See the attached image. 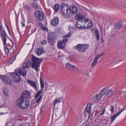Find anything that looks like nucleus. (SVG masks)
Segmentation results:
<instances>
[{
	"label": "nucleus",
	"mask_w": 126,
	"mask_h": 126,
	"mask_svg": "<svg viewBox=\"0 0 126 126\" xmlns=\"http://www.w3.org/2000/svg\"><path fill=\"white\" fill-rule=\"evenodd\" d=\"M30 104V102L27 98L20 97L17 99V105L19 107L24 109L28 107Z\"/></svg>",
	"instance_id": "nucleus-1"
},
{
	"label": "nucleus",
	"mask_w": 126,
	"mask_h": 126,
	"mask_svg": "<svg viewBox=\"0 0 126 126\" xmlns=\"http://www.w3.org/2000/svg\"><path fill=\"white\" fill-rule=\"evenodd\" d=\"M31 59L32 61V67L38 72L39 69L40 64L42 62L43 59L37 58L34 55L32 56Z\"/></svg>",
	"instance_id": "nucleus-2"
},
{
	"label": "nucleus",
	"mask_w": 126,
	"mask_h": 126,
	"mask_svg": "<svg viewBox=\"0 0 126 126\" xmlns=\"http://www.w3.org/2000/svg\"><path fill=\"white\" fill-rule=\"evenodd\" d=\"M89 47V46L88 45L79 44L77 46L75 47L79 52H85Z\"/></svg>",
	"instance_id": "nucleus-3"
},
{
	"label": "nucleus",
	"mask_w": 126,
	"mask_h": 126,
	"mask_svg": "<svg viewBox=\"0 0 126 126\" xmlns=\"http://www.w3.org/2000/svg\"><path fill=\"white\" fill-rule=\"evenodd\" d=\"M10 77L13 81L19 82L21 80V77L20 75L17 73H11L10 74Z\"/></svg>",
	"instance_id": "nucleus-4"
},
{
	"label": "nucleus",
	"mask_w": 126,
	"mask_h": 126,
	"mask_svg": "<svg viewBox=\"0 0 126 126\" xmlns=\"http://www.w3.org/2000/svg\"><path fill=\"white\" fill-rule=\"evenodd\" d=\"M36 19L38 21H41L44 18L45 15L44 13L42 11H37L34 13Z\"/></svg>",
	"instance_id": "nucleus-5"
},
{
	"label": "nucleus",
	"mask_w": 126,
	"mask_h": 126,
	"mask_svg": "<svg viewBox=\"0 0 126 126\" xmlns=\"http://www.w3.org/2000/svg\"><path fill=\"white\" fill-rule=\"evenodd\" d=\"M61 11L62 13V14L64 16L66 15V13H65V9H66V13L68 15H69V13H68V11L69 10L68 8L67 7L66 9V7L68 6V5L65 3H62L61 4Z\"/></svg>",
	"instance_id": "nucleus-6"
},
{
	"label": "nucleus",
	"mask_w": 126,
	"mask_h": 126,
	"mask_svg": "<svg viewBox=\"0 0 126 126\" xmlns=\"http://www.w3.org/2000/svg\"><path fill=\"white\" fill-rule=\"evenodd\" d=\"M0 77L2 81L4 84L9 85L11 83L12 81L9 77L6 76L0 75Z\"/></svg>",
	"instance_id": "nucleus-7"
},
{
	"label": "nucleus",
	"mask_w": 126,
	"mask_h": 126,
	"mask_svg": "<svg viewBox=\"0 0 126 126\" xmlns=\"http://www.w3.org/2000/svg\"><path fill=\"white\" fill-rule=\"evenodd\" d=\"M85 19L78 20L76 23V27L79 29H84L85 28Z\"/></svg>",
	"instance_id": "nucleus-8"
},
{
	"label": "nucleus",
	"mask_w": 126,
	"mask_h": 126,
	"mask_svg": "<svg viewBox=\"0 0 126 126\" xmlns=\"http://www.w3.org/2000/svg\"><path fill=\"white\" fill-rule=\"evenodd\" d=\"M40 82L41 83V89L39 90L36 94L35 97V99H37L40 95L41 94L42 92V90L44 89V83L43 82L42 80V77L41 76L40 77Z\"/></svg>",
	"instance_id": "nucleus-9"
},
{
	"label": "nucleus",
	"mask_w": 126,
	"mask_h": 126,
	"mask_svg": "<svg viewBox=\"0 0 126 126\" xmlns=\"http://www.w3.org/2000/svg\"><path fill=\"white\" fill-rule=\"evenodd\" d=\"M48 38L49 39L48 42L51 45L54 44L55 41V36H53V34L49 33Z\"/></svg>",
	"instance_id": "nucleus-10"
},
{
	"label": "nucleus",
	"mask_w": 126,
	"mask_h": 126,
	"mask_svg": "<svg viewBox=\"0 0 126 126\" xmlns=\"http://www.w3.org/2000/svg\"><path fill=\"white\" fill-rule=\"evenodd\" d=\"M27 82L28 84L34 88L35 90H38L36 82L33 81L30 79H28L27 80Z\"/></svg>",
	"instance_id": "nucleus-11"
},
{
	"label": "nucleus",
	"mask_w": 126,
	"mask_h": 126,
	"mask_svg": "<svg viewBox=\"0 0 126 126\" xmlns=\"http://www.w3.org/2000/svg\"><path fill=\"white\" fill-rule=\"evenodd\" d=\"M1 36L2 37L1 39L3 43L5 45L6 44V42L7 37L6 32L4 30H3L0 32Z\"/></svg>",
	"instance_id": "nucleus-12"
},
{
	"label": "nucleus",
	"mask_w": 126,
	"mask_h": 126,
	"mask_svg": "<svg viewBox=\"0 0 126 126\" xmlns=\"http://www.w3.org/2000/svg\"><path fill=\"white\" fill-rule=\"evenodd\" d=\"M18 72L19 74L23 76H26L27 73L26 70L23 66L18 68Z\"/></svg>",
	"instance_id": "nucleus-13"
},
{
	"label": "nucleus",
	"mask_w": 126,
	"mask_h": 126,
	"mask_svg": "<svg viewBox=\"0 0 126 126\" xmlns=\"http://www.w3.org/2000/svg\"><path fill=\"white\" fill-rule=\"evenodd\" d=\"M59 19L58 17H55L54 19H52L51 22V23L53 26H57L59 24Z\"/></svg>",
	"instance_id": "nucleus-14"
},
{
	"label": "nucleus",
	"mask_w": 126,
	"mask_h": 126,
	"mask_svg": "<svg viewBox=\"0 0 126 126\" xmlns=\"http://www.w3.org/2000/svg\"><path fill=\"white\" fill-rule=\"evenodd\" d=\"M30 95V93L27 90L24 91L20 97H22L23 98H27L29 97Z\"/></svg>",
	"instance_id": "nucleus-15"
},
{
	"label": "nucleus",
	"mask_w": 126,
	"mask_h": 126,
	"mask_svg": "<svg viewBox=\"0 0 126 126\" xmlns=\"http://www.w3.org/2000/svg\"><path fill=\"white\" fill-rule=\"evenodd\" d=\"M70 13L73 15L75 14L78 12V9L75 6H73L69 10Z\"/></svg>",
	"instance_id": "nucleus-16"
},
{
	"label": "nucleus",
	"mask_w": 126,
	"mask_h": 126,
	"mask_svg": "<svg viewBox=\"0 0 126 126\" xmlns=\"http://www.w3.org/2000/svg\"><path fill=\"white\" fill-rule=\"evenodd\" d=\"M85 28H90L93 26L92 22L90 20L85 19Z\"/></svg>",
	"instance_id": "nucleus-17"
},
{
	"label": "nucleus",
	"mask_w": 126,
	"mask_h": 126,
	"mask_svg": "<svg viewBox=\"0 0 126 126\" xmlns=\"http://www.w3.org/2000/svg\"><path fill=\"white\" fill-rule=\"evenodd\" d=\"M63 101V97H61L57 98H56L53 102V104H54V107H55L56 104L57 103H59Z\"/></svg>",
	"instance_id": "nucleus-18"
},
{
	"label": "nucleus",
	"mask_w": 126,
	"mask_h": 126,
	"mask_svg": "<svg viewBox=\"0 0 126 126\" xmlns=\"http://www.w3.org/2000/svg\"><path fill=\"white\" fill-rule=\"evenodd\" d=\"M102 96L99 93L95 95L94 96L92 97V99L93 101H98L100 99Z\"/></svg>",
	"instance_id": "nucleus-19"
},
{
	"label": "nucleus",
	"mask_w": 126,
	"mask_h": 126,
	"mask_svg": "<svg viewBox=\"0 0 126 126\" xmlns=\"http://www.w3.org/2000/svg\"><path fill=\"white\" fill-rule=\"evenodd\" d=\"M66 68L67 69L69 70H72L76 68V67L74 65L71 64L69 63H66Z\"/></svg>",
	"instance_id": "nucleus-20"
},
{
	"label": "nucleus",
	"mask_w": 126,
	"mask_h": 126,
	"mask_svg": "<svg viewBox=\"0 0 126 126\" xmlns=\"http://www.w3.org/2000/svg\"><path fill=\"white\" fill-rule=\"evenodd\" d=\"M65 45L62 41H60L57 44V47L59 49H63L65 48Z\"/></svg>",
	"instance_id": "nucleus-21"
},
{
	"label": "nucleus",
	"mask_w": 126,
	"mask_h": 126,
	"mask_svg": "<svg viewBox=\"0 0 126 126\" xmlns=\"http://www.w3.org/2000/svg\"><path fill=\"white\" fill-rule=\"evenodd\" d=\"M92 105L90 104H88L86 106L85 108L86 111L88 114H91V109Z\"/></svg>",
	"instance_id": "nucleus-22"
},
{
	"label": "nucleus",
	"mask_w": 126,
	"mask_h": 126,
	"mask_svg": "<svg viewBox=\"0 0 126 126\" xmlns=\"http://www.w3.org/2000/svg\"><path fill=\"white\" fill-rule=\"evenodd\" d=\"M31 63L32 62L31 61L28 60L24 64L23 67L24 68H29L31 64Z\"/></svg>",
	"instance_id": "nucleus-23"
},
{
	"label": "nucleus",
	"mask_w": 126,
	"mask_h": 126,
	"mask_svg": "<svg viewBox=\"0 0 126 126\" xmlns=\"http://www.w3.org/2000/svg\"><path fill=\"white\" fill-rule=\"evenodd\" d=\"M36 54L38 56L41 55L44 53L43 49L42 48H37L36 50Z\"/></svg>",
	"instance_id": "nucleus-24"
},
{
	"label": "nucleus",
	"mask_w": 126,
	"mask_h": 126,
	"mask_svg": "<svg viewBox=\"0 0 126 126\" xmlns=\"http://www.w3.org/2000/svg\"><path fill=\"white\" fill-rule=\"evenodd\" d=\"M123 25V24L121 23H116V24L115 26V27L114 30H117L118 31V30L121 28Z\"/></svg>",
	"instance_id": "nucleus-25"
},
{
	"label": "nucleus",
	"mask_w": 126,
	"mask_h": 126,
	"mask_svg": "<svg viewBox=\"0 0 126 126\" xmlns=\"http://www.w3.org/2000/svg\"><path fill=\"white\" fill-rule=\"evenodd\" d=\"M38 25L40 27L42 30L45 31H47V28L46 27H45L44 25H43L41 22L38 23Z\"/></svg>",
	"instance_id": "nucleus-26"
},
{
	"label": "nucleus",
	"mask_w": 126,
	"mask_h": 126,
	"mask_svg": "<svg viewBox=\"0 0 126 126\" xmlns=\"http://www.w3.org/2000/svg\"><path fill=\"white\" fill-rule=\"evenodd\" d=\"M75 19L77 20H81L82 19H85L80 14L78 13L75 16Z\"/></svg>",
	"instance_id": "nucleus-27"
},
{
	"label": "nucleus",
	"mask_w": 126,
	"mask_h": 126,
	"mask_svg": "<svg viewBox=\"0 0 126 126\" xmlns=\"http://www.w3.org/2000/svg\"><path fill=\"white\" fill-rule=\"evenodd\" d=\"M93 31L95 33L96 40L98 41L100 39L99 33V31L96 29H95Z\"/></svg>",
	"instance_id": "nucleus-28"
},
{
	"label": "nucleus",
	"mask_w": 126,
	"mask_h": 126,
	"mask_svg": "<svg viewBox=\"0 0 126 126\" xmlns=\"http://www.w3.org/2000/svg\"><path fill=\"white\" fill-rule=\"evenodd\" d=\"M8 92V88L5 87L3 88V93L5 95L6 97H8L9 96Z\"/></svg>",
	"instance_id": "nucleus-29"
},
{
	"label": "nucleus",
	"mask_w": 126,
	"mask_h": 126,
	"mask_svg": "<svg viewBox=\"0 0 126 126\" xmlns=\"http://www.w3.org/2000/svg\"><path fill=\"white\" fill-rule=\"evenodd\" d=\"M107 91L108 90L107 88H104L101 90L100 94L102 96L105 94L107 92Z\"/></svg>",
	"instance_id": "nucleus-30"
},
{
	"label": "nucleus",
	"mask_w": 126,
	"mask_h": 126,
	"mask_svg": "<svg viewBox=\"0 0 126 126\" xmlns=\"http://www.w3.org/2000/svg\"><path fill=\"white\" fill-rule=\"evenodd\" d=\"M98 60V58H95V59L93 61L92 63H91V66L92 67H94L96 64L97 62V60Z\"/></svg>",
	"instance_id": "nucleus-31"
},
{
	"label": "nucleus",
	"mask_w": 126,
	"mask_h": 126,
	"mask_svg": "<svg viewBox=\"0 0 126 126\" xmlns=\"http://www.w3.org/2000/svg\"><path fill=\"white\" fill-rule=\"evenodd\" d=\"M119 115L117 114H115L112 116L111 117V121L112 123L114 121L116 118Z\"/></svg>",
	"instance_id": "nucleus-32"
},
{
	"label": "nucleus",
	"mask_w": 126,
	"mask_h": 126,
	"mask_svg": "<svg viewBox=\"0 0 126 126\" xmlns=\"http://www.w3.org/2000/svg\"><path fill=\"white\" fill-rule=\"evenodd\" d=\"M60 8V5L58 4H56L55 5L54 7V9L56 12L58 11Z\"/></svg>",
	"instance_id": "nucleus-33"
},
{
	"label": "nucleus",
	"mask_w": 126,
	"mask_h": 126,
	"mask_svg": "<svg viewBox=\"0 0 126 126\" xmlns=\"http://www.w3.org/2000/svg\"><path fill=\"white\" fill-rule=\"evenodd\" d=\"M16 55H15L14 57H12L8 61V63L11 64L13 63V62L16 59Z\"/></svg>",
	"instance_id": "nucleus-34"
},
{
	"label": "nucleus",
	"mask_w": 126,
	"mask_h": 126,
	"mask_svg": "<svg viewBox=\"0 0 126 126\" xmlns=\"http://www.w3.org/2000/svg\"><path fill=\"white\" fill-rule=\"evenodd\" d=\"M4 48H5V53L8 54L9 53V50L8 49V47H7V45H6V44L5 45L3 43Z\"/></svg>",
	"instance_id": "nucleus-35"
},
{
	"label": "nucleus",
	"mask_w": 126,
	"mask_h": 126,
	"mask_svg": "<svg viewBox=\"0 0 126 126\" xmlns=\"http://www.w3.org/2000/svg\"><path fill=\"white\" fill-rule=\"evenodd\" d=\"M113 94V92L112 91H109L106 94L107 97H109L111 96Z\"/></svg>",
	"instance_id": "nucleus-36"
},
{
	"label": "nucleus",
	"mask_w": 126,
	"mask_h": 126,
	"mask_svg": "<svg viewBox=\"0 0 126 126\" xmlns=\"http://www.w3.org/2000/svg\"><path fill=\"white\" fill-rule=\"evenodd\" d=\"M117 31V30H114V29H112L111 32V33L112 34L111 36H114L116 35Z\"/></svg>",
	"instance_id": "nucleus-37"
},
{
	"label": "nucleus",
	"mask_w": 126,
	"mask_h": 126,
	"mask_svg": "<svg viewBox=\"0 0 126 126\" xmlns=\"http://www.w3.org/2000/svg\"><path fill=\"white\" fill-rule=\"evenodd\" d=\"M68 89L67 87H64L62 88V93L65 94L66 93L68 90Z\"/></svg>",
	"instance_id": "nucleus-38"
},
{
	"label": "nucleus",
	"mask_w": 126,
	"mask_h": 126,
	"mask_svg": "<svg viewBox=\"0 0 126 126\" xmlns=\"http://www.w3.org/2000/svg\"><path fill=\"white\" fill-rule=\"evenodd\" d=\"M24 8L28 11H30L31 10L30 7L27 5H25L24 6Z\"/></svg>",
	"instance_id": "nucleus-39"
},
{
	"label": "nucleus",
	"mask_w": 126,
	"mask_h": 126,
	"mask_svg": "<svg viewBox=\"0 0 126 126\" xmlns=\"http://www.w3.org/2000/svg\"><path fill=\"white\" fill-rule=\"evenodd\" d=\"M42 98V96H40L36 100V103H40L41 102V99Z\"/></svg>",
	"instance_id": "nucleus-40"
},
{
	"label": "nucleus",
	"mask_w": 126,
	"mask_h": 126,
	"mask_svg": "<svg viewBox=\"0 0 126 126\" xmlns=\"http://www.w3.org/2000/svg\"><path fill=\"white\" fill-rule=\"evenodd\" d=\"M68 41V39L67 38H65V39H63L62 40V42L63 43L65 44L66 45V43Z\"/></svg>",
	"instance_id": "nucleus-41"
},
{
	"label": "nucleus",
	"mask_w": 126,
	"mask_h": 126,
	"mask_svg": "<svg viewBox=\"0 0 126 126\" xmlns=\"http://www.w3.org/2000/svg\"><path fill=\"white\" fill-rule=\"evenodd\" d=\"M110 110L111 112L113 113L114 112V108L113 105L111 106V109H110Z\"/></svg>",
	"instance_id": "nucleus-42"
},
{
	"label": "nucleus",
	"mask_w": 126,
	"mask_h": 126,
	"mask_svg": "<svg viewBox=\"0 0 126 126\" xmlns=\"http://www.w3.org/2000/svg\"><path fill=\"white\" fill-rule=\"evenodd\" d=\"M104 54V53H103V54H101L100 55L99 54H98L97 56L95 57V58H97V57H98V59H99V57H101Z\"/></svg>",
	"instance_id": "nucleus-43"
},
{
	"label": "nucleus",
	"mask_w": 126,
	"mask_h": 126,
	"mask_svg": "<svg viewBox=\"0 0 126 126\" xmlns=\"http://www.w3.org/2000/svg\"><path fill=\"white\" fill-rule=\"evenodd\" d=\"M71 35V33H69L68 34L64 35V37H68L70 36Z\"/></svg>",
	"instance_id": "nucleus-44"
},
{
	"label": "nucleus",
	"mask_w": 126,
	"mask_h": 126,
	"mask_svg": "<svg viewBox=\"0 0 126 126\" xmlns=\"http://www.w3.org/2000/svg\"><path fill=\"white\" fill-rule=\"evenodd\" d=\"M105 108H104L103 109V111L102 112V113H100V115H103L104 114V113L105 112Z\"/></svg>",
	"instance_id": "nucleus-45"
},
{
	"label": "nucleus",
	"mask_w": 126,
	"mask_h": 126,
	"mask_svg": "<svg viewBox=\"0 0 126 126\" xmlns=\"http://www.w3.org/2000/svg\"><path fill=\"white\" fill-rule=\"evenodd\" d=\"M68 29L70 31H72V30L73 29L74 27H73L70 26L68 27Z\"/></svg>",
	"instance_id": "nucleus-46"
},
{
	"label": "nucleus",
	"mask_w": 126,
	"mask_h": 126,
	"mask_svg": "<svg viewBox=\"0 0 126 126\" xmlns=\"http://www.w3.org/2000/svg\"><path fill=\"white\" fill-rule=\"evenodd\" d=\"M125 109H124V108H123V109H122L121 110V111H120L118 113H117V114L119 115L122 112H123V111L124 110H125Z\"/></svg>",
	"instance_id": "nucleus-47"
},
{
	"label": "nucleus",
	"mask_w": 126,
	"mask_h": 126,
	"mask_svg": "<svg viewBox=\"0 0 126 126\" xmlns=\"http://www.w3.org/2000/svg\"><path fill=\"white\" fill-rule=\"evenodd\" d=\"M48 91L49 92L48 94H51L52 93V89H51V88H50L49 89H48Z\"/></svg>",
	"instance_id": "nucleus-48"
},
{
	"label": "nucleus",
	"mask_w": 126,
	"mask_h": 126,
	"mask_svg": "<svg viewBox=\"0 0 126 126\" xmlns=\"http://www.w3.org/2000/svg\"><path fill=\"white\" fill-rule=\"evenodd\" d=\"M41 44H42L44 45L47 44V41L45 40H44L41 43Z\"/></svg>",
	"instance_id": "nucleus-49"
},
{
	"label": "nucleus",
	"mask_w": 126,
	"mask_h": 126,
	"mask_svg": "<svg viewBox=\"0 0 126 126\" xmlns=\"http://www.w3.org/2000/svg\"><path fill=\"white\" fill-rule=\"evenodd\" d=\"M21 23H22V26L23 27H25V24L24 23V22H22Z\"/></svg>",
	"instance_id": "nucleus-50"
},
{
	"label": "nucleus",
	"mask_w": 126,
	"mask_h": 126,
	"mask_svg": "<svg viewBox=\"0 0 126 126\" xmlns=\"http://www.w3.org/2000/svg\"><path fill=\"white\" fill-rule=\"evenodd\" d=\"M98 120L97 119H95L94 120V123L98 122Z\"/></svg>",
	"instance_id": "nucleus-51"
},
{
	"label": "nucleus",
	"mask_w": 126,
	"mask_h": 126,
	"mask_svg": "<svg viewBox=\"0 0 126 126\" xmlns=\"http://www.w3.org/2000/svg\"><path fill=\"white\" fill-rule=\"evenodd\" d=\"M2 26L1 25H0V31H2Z\"/></svg>",
	"instance_id": "nucleus-52"
},
{
	"label": "nucleus",
	"mask_w": 126,
	"mask_h": 126,
	"mask_svg": "<svg viewBox=\"0 0 126 126\" xmlns=\"http://www.w3.org/2000/svg\"><path fill=\"white\" fill-rule=\"evenodd\" d=\"M84 126H91L90 124H87Z\"/></svg>",
	"instance_id": "nucleus-53"
},
{
	"label": "nucleus",
	"mask_w": 126,
	"mask_h": 126,
	"mask_svg": "<svg viewBox=\"0 0 126 126\" xmlns=\"http://www.w3.org/2000/svg\"><path fill=\"white\" fill-rule=\"evenodd\" d=\"M5 25H6V28H7V29H9V28H8V26L6 24H5Z\"/></svg>",
	"instance_id": "nucleus-54"
},
{
	"label": "nucleus",
	"mask_w": 126,
	"mask_h": 126,
	"mask_svg": "<svg viewBox=\"0 0 126 126\" xmlns=\"http://www.w3.org/2000/svg\"><path fill=\"white\" fill-rule=\"evenodd\" d=\"M33 49V47H32V49L30 50V52H31L32 51Z\"/></svg>",
	"instance_id": "nucleus-55"
},
{
	"label": "nucleus",
	"mask_w": 126,
	"mask_h": 126,
	"mask_svg": "<svg viewBox=\"0 0 126 126\" xmlns=\"http://www.w3.org/2000/svg\"><path fill=\"white\" fill-rule=\"evenodd\" d=\"M7 30H8V32H9V34H10V31H9V29H7Z\"/></svg>",
	"instance_id": "nucleus-56"
},
{
	"label": "nucleus",
	"mask_w": 126,
	"mask_h": 126,
	"mask_svg": "<svg viewBox=\"0 0 126 126\" xmlns=\"http://www.w3.org/2000/svg\"><path fill=\"white\" fill-rule=\"evenodd\" d=\"M48 86V87H50L51 86H49V85Z\"/></svg>",
	"instance_id": "nucleus-57"
},
{
	"label": "nucleus",
	"mask_w": 126,
	"mask_h": 126,
	"mask_svg": "<svg viewBox=\"0 0 126 126\" xmlns=\"http://www.w3.org/2000/svg\"><path fill=\"white\" fill-rule=\"evenodd\" d=\"M18 126H23L22 125H19Z\"/></svg>",
	"instance_id": "nucleus-58"
},
{
	"label": "nucleus",
	"mask_w": 126,
	"mask_h": 126,
	"mask_svg": "<svg viewBox=\"0 0 126 126\" xmlns=\"http://www.w3.org/2000/svg\"><path fill=\"white\" fill-rule=\"evenodd\" d=\"M58 57H60H60H61V56H60V55H59V56H58Z\"/></svg>",
	"instance_id": "nucleus-59"
},
{
	"label": "nucleus",
	"mask_w": 126,
	"mask_h": 126,
	"mask_svg": "<svg viewBox=\"0 0 126 126\" xmlns=\"http://www.w3.org/2000/svg\"><path fill=\"white\" fill-rule=\"evenodd\" d=\"M87 75V76H89V74H88Z\"/></svg>",
	"instance_id": "nucleus-60"
}]
</instances>
